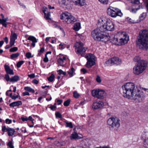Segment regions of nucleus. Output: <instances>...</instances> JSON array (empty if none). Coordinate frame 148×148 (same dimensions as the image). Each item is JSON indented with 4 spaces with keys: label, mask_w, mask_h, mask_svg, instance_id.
I'll return each instance as SVG.
<instances>
[{
    "label": "nucleus",
    "mask_w": 148,
    "mask_h": 148,
    "mask_svg": "<svg viewBox=\"0 0 148 148\" xmlns=\"http://www.w3.org/2000/svg\"><path fill=\"white\" fill-rule=\"evenodd\" d=\"M122 93L125 97L132 99L138 102H142L145 98V94L137 89V91L135 86L133 83H127L122 86Z\"/></svg>",
    "instance_id": "f257e3e1"
},
{
    "label": "nucleus",
    "mask_w": 148,
    "mask_h": 148,
    "mask_svg": "<svg viewBox=\"0 0 148 148\" xmlns=\"http://www.w3.org/2000/svg\"><path fill=\"white\" fill-rule=\"evenodd\" d=\"M137 46L140 49H148V31L143 30L140 32L136 41Z\"/></svg>",
    "instance_id": "f03ea898"
},
{
    "label": "nucleus",
    "mask_w": 148,
    "mask_h": 148,
    "mask_svg": "<svg viewBox=\"0 0 148 148\" xmlns=\"http://www.w3.org/2000/svg\"><path fill=\"white\" fill-rule=\"evenodd\" d=\"M91 35L94 39L96 41H101L106 42L110 39V37L108 34H105L100 29V27L94 30L91 32Z\"/></svg>",
    "instance_id": "7ed1b4c3"
},
{
    "label": "nucleus",
    "mask_w": 148,
    "mask_h": 148,
    "mask_svg": "<svg viewBox=\"0 0 148 148\" xmlns=\"http://www.w3.org/2000/svg\"><path fill=\"white\" fill-rule=\"evenodd\" d=\"M137 63L134 67L133 72L134 74L138 75L142 73L145 69L147 66V62L143 60L137 61Z\"/></svg>",
    "instance_id": "20e7f679"
},
{
    "label": "nucleus",
    "mask_w": 148,
    "mask_h": 148,
    "mask_svg": "<svg viewBox=\"0 0 148 148\" xmlns=\"http://www.w3.org/2000/svg\"><path fill=\"white\" fill-rule=\"evenodd\" d=\"M107 123L109 125L110 130L112 131H117L120 126V120L116 117L109 118Z\"/></svg>",
    "instance_id": "39448f33"
},
{
    "label": "nucleus",
    "mask_w": 148,
    "mask_h": 148,
    "mask_svg": "<svg viewBox=\"0 0 148 148\" xmlns=\"http://www.w3.org/2000/svg\"><path fill=\"white\" fill-rule=\"evenodd\" d=\"M107 14L112 17L115 18L117 16H121L123 14L120 10L118 8L110 6L107 10Z\"/></svg>",
    "instance_id": "423d86ee"
},
{
    "label": "nucleus",
    "mask_w": 148,
    "mask_h": 148,
    "mask_svg": "<svg viewBox=\"0 0 148 148\" xmlns=\"http://www.w3.org/2000/svg\"><path fill=\"white\" fill-rule=\"evenodd\" d=\"M60 18L67 24L73 23L76 21V19L71 13L67 12L63 13L60 15Z\"/></svg>",
    "instance_id": "0eeeda50"
},
{
    "label": "nucleus",
    "mask_w": 148,
    "mask_h": 148,
    "mask_svg": "<svg viewBox=\"0 0 148 148\" xmlns=\"http://www.w3.org/2000/svg\"><path fill=\"white\" fill-rule=\"evenodd\" d=\"M91 94L94 97L99 99H103L106 96V93L103 90L99 89H96L92 90Z\"/></svg>",
    "instance_id": "6e6552de"
},
{
    "label": "nucleus",
    "mask_w": 148,
    "mask_h": 148,
    "mask_svg": "<svg viewBox=\"0 0 148 148\" xmlns=\"http://www.w3.org/2000/svg\"><path fill=\"white\" fill-rule=\"evenodd\" d=\"M100 27V29L104 33L107 34L106 32L108 31H112L114 29V26L113 23L110 21H107L106 23Z\"/></svg>",
    "instance_id": "1a4fd4ad"
},
{
    "label": "nucleus",
    "mask_w": 148,
    "mask_h": 148,
    "mask_svg": "<svg viewBox=\"0 0 148 148\" xmlns=\"http://www.w3.org/2000/svg\"><path fill=\"white\" fill-rule=\"evenodd\" d=\"M84 44L81 42H77L75 47V51L77 54L81 55L83 56V55L85 53L87 48L83 47Z\"/></svg>",
    "instance_id": "9d476101"
},
{
    "label": "nucleus",
    "mask_w": 148,
    "mask_h": 148,
    "mask_svg": "<svg viewBox=\"0 0 148 148\" xmlns=\"http://www.w3.org/2000/svg\"><path fill=\"white\" fill-rule=\"evenodd\" d=\"M86 58L87 60L86 66L88 68H90L95 64V57L93 54L91 53L88 54L86 55Z\"/></svg>",
    "instance_id": "9b49d317"
},
{
    "label": "nucleus",
    "mask_w": 148,
    "mask_h": 148,
    "mask_svg": "<svg viewBox=\"0 0 148 148\" xmlns=\"http://www.w3.org/2000/svg\"><path fill=\"white\" fill-rule=\"evenodd\" d=\"M104 103L102 101H98L93 102L92 108L94 110H97L103 107Z\"/></svg>",
    "instance_id": "f8f14e48"
},
{
    "label": "nucleus",
    "mask_w": 148,
    "mask_h": 148,
    "mask_svg": "<svg viewBox=\"0 0 148 148\" xmlns=\"http://www.w3.org/2000/svg\"><path fill=\"white\" fill-rule=\"evenodd\" d=\"M109 63H110L111 64H115L118 65L121 63V60L118 57H113L110 60H108L106 62V63L107 64H109Z\"/></svg>",
    "instance_id": "ddd939ff"
},
{
    "label": "nucleus",
    "mask_w": 148,
    "mask_h": 148,
    "mask_svg": "<svg viewBox=\"0 0 148 148\" xmlns=\"http://www.w3.org/2000/svg\"><path fill=\"white\" fill-rule=\"evenodd\" d=\"M129 40V36L127 35L123 34V36L119 39V46L125 45L127 42Z\"/></svg>",
    "instance_id": "4468645a"
},
{
    "label": "nucleus",
    "mask_w": 148,
    "mask_h": 148,
    "mask_svg": "<svg viewBox=\"0 0 148 148\" xmlns=\"http://www.w3.org/2000/svg\"><path fill=\"white\" fill-rule=\"evenodd\" d=\"M59 2L60 5L65 6L67 9H70L71 8L70 2L69 0H59Z\"/></svg>",
    "instance_id": "2eb2a0df"
},
{
    "label": "nucleus",
    "mask_w": 148,
    "mask_h": 148,
    "mask_svg": "<svg viewBox=\"0 0 148 148\" xmlns=\"http://www.w3.org/2000/svg\"><path fill=\"white\" fill-rule=\"evenodd\" d=\"M48 9L46 7H43V12L45 14V18L46 20L50 19L49 16H50V12H47Z\"/></svg>",
    "instance_id": "dca6fc26"
},
{
    "label": "nucleus",
    "mask_w": 148,
    "mask_h": 148,
    "mask_svg": "<svg viewBox=\"0 0 148 148\" xmlns=\"http://www.w3.org/2000/svg\"><path fill=\"white\" fill-rule=\"evenodd\" d=\"M5 70L8 74L11 75L14 74L13 70L11 69L9 66L6 64H5L4 66Z\"/></svg>",
    "instance_id": "f3484780"
},
{
    "label": "nucleus",
    "mask_w": 148,
    "mask_h": 148,
    "mask_svg": "<svg viewBox=\"0 0 148 148\" xmlns=\"http://www.w3.org/2000/svg\"><path fill=\"white\" fill-rule=\"evenodd\" d=\"M73 2L77 5L79 4L81 6L84 5L86 4L85 0H72Z\"/></svg>",
    "instance_id": "a211bd4d"
},
{
    "label": "nucleus",
    "mask_w": 148,
    "mask_h": 148,
    "mask_svg": "<svg viewBox=\"0 0 148 148\" xmlns=\"http://www.w3.org/2000/svg\"><path fill=\"white\" fill-rule=\"evenodd\" d=\"M22 104V102L21 101H18L13 102L10 103L9 106L11 107H14L15 106H18Z\"/></svg>",
    "instance_id": "6ab92c4d"
},
{
    "label": "nucleus",
    "mask_w": 148,
    "mask_h": 148,
    "mask_svg": "<svg viewBox=\"0 0 148 148\" xmlns=\"http://www.w3.org/2000/svg\"><path fill=\"white\" fill-rule=\"evenodd\" d=\"M7 132L9 136H12L14 134L15 131L14 129L9 127L7 129Z\"/></svg>",
    "instance_id": "aec40b11"
},
{
    "label": "nucleus",
    "mask_w": 148,
    "mask_h": 148,
    "mask_svg": "<svg viewBox=\"0 0 148 148\" xmlns=\"http://www.w3.org/2000/svg\"><path fill=\"white\" fill-rule=\"evenodd\" d=\"M111 42L114 44L119 45V40L118 38L117 37H113L112 39H111Z\"/></svg>",
    "instance_id": "412c9836"
},
{
    "label": "nucleus",
    "mask_w": 148,
    "mask_h": 148,
    "mask_svg": "<svg viewBox=\"0 0 148 148\" xmlns=\"http://www.w3.org/2000/svg\"><path fill=\"white\" fill-rule=\"evenodd\" d=\"M78 134L76 132H73L71 135V140L79 138Z\"/></svg>",
    "instance_id": "4be33fe9"
},
{
    "label": "nucleus",
    "mask_w": 148,
    "mask_h": 148,
    "mask_svg": "<svg viewBox=\"0 0 148 148\" xmlns=\"http://www.w3.org/2000/svg\"><path fill=\"white\" fill-rule=\"evenodd\" d=\"M19 79V77L18 75H15L12 77L10 79V81L13 82H17Z\"/></svg>",
    "instance_id": "5701e85b"
},
{
    "label": "nucleus",
    "mask_w": 148,
    "mask_h": 148,
    "mask_svg": "<svg viewBox=\"0 0 148 148\" xmlns=\"http://www.w3.org/2000/svg\"><path fill=\"white\" fill-rule=\"evenodd\" d=\"M80 28V24L79 23H76L74 26L73 29L75 31H78Z\"/></svg>",
    "instance_id": "b1692460"
},
{
    "label": "nucleus",
    "mask_w": 148,
    "mask_h": 148,
    "mask_svg": "<svg viewBox=\"0 0 148 148\" xmlns=\"http://www.w3.org/2000/svg\"><path fill=\"white\" fill-rule=\"evenodd\" d=\"M27 39L32 41V42H37L36 38L33 36H29Z\"/></svg>",
    "instance_id": "393cba45"
},
{
    "label": "nucleus",
    "mask_w": 148,
    "mask_h": 148,
    "mask_svg": "<svg viewBox=\"0 0 148 148\" xmlns=\"http://www.w3.org/2000/svg\"><path fill=\"white\" fill-rule=\"evenodd\" d=\"M24 89L26 90L29 92H31L33 93L35 92L34 90L29 87H25L24 88Z\"/></svg>",
    "instance_id": "a878e982"
},
{
    "label": "nucleus",
    "mask_w": 148,
    "mask_h": 148,
    "mask_svg": "<svg viewBox=\"0 0 148 148\" xmlns=\"http://www.w3.org/2000/svg\"><path fill=\"white\" fill-rule=\"evenodd\" d=\"M19 55V53H14L12 54L10 56V58L12 59L15 58H16L18 57Z\"/></svg>",
    "instance_id": "bb28decb"
},
{
    "label": "nucleus",
    "mask_w": 148,
    "mask_h": 148,
    "mask_svg": "<svg viewBox=\"0 0 148 148\" xmlns=\"http://www.w3.org/2000/svg\"><path fill=\"white\" fill-rule=\"evenodd\" d=\"M143 144L144 147L148 148V138L143 140Z\"/></svg>",
    "instance_id": "cd10ccee"
},
{
    "label": "nucleus",
    "mask_w": 148,
    "mask_h": 148,
    "mask_svg": "<svg viewBox=\"0 0 148 148\" xmlns=\"http://www.w3.org/2000/svg\"><path fill=\"white\" fill-rule=\"evenodd\" d=\"M54 75L53 74H52L50 77H47V79L49 81L52 82L54 79Z\"/></svg>",
    "instance_id": "c85d7f7f"
},
{
    "label": "nucleus",
    "mask_w": 148,
    "mask_h": 148,
    "mask_svg": "<svg viewBox=\"0 0 148 148\" xmlns=\"http://www.w3.org/2000/svg\"><path fill=\"white\" fill-rule=\"evenodd\" d=\"M98 1L103 5H107L109 2V0H98Z\"/></svg>",
    "instance_id": "c756f323"
},
{
    "label": "nucleus",
    "mask_w": 148,
    "mask_h": 148,
    "mask_svg": "<svg viewBox=\"0 0 148 148\" xmlns=\"http://www.w3.org/2000/svg\"><path fill=\"white\" fill-rule=\"evenodd\" d=\"M75 69L72 67L71 68V69L68 72V73L71 77L73 75V73Z\"/></svg>",
    "instance_id": "7c9ffc66"
},
{
    "label": "nucleus",
    "mask_w": 148,
    "mask_h": 148,
    "mask_svg": "<svg viewBox=\"0 0 148 148\" xmlns=\"http://www.w3.org/2000/svg\"><path fill=\"white\" fill-rule=\"evenodd\" d=\"M55 115L57 118H59L60 119H62V118L61 114L59 112H56L55 113Z\"/></svg>",
    "instance_id": "2f4dec72"
},
{
    "label": "nucleus",
    "mask_w": 148,
    "mask_h": 148,
    "mask_svg": "<svg viewBox=\"0 0 148 148\" xmlns=\"http://www.w3.org/2000/svg\"><path fill=\"white\" fill-rule=\"evenodd\" d=\"M10 38L14 39V40H15L17 39L16 34L15 33L13 34L12 33L10 36Z\"/></svg>",
    "instance_id": "473e14b6"
},
{
    "label": "nucleus",
    "mask_w": 148,
    "mask_h": 148,
    "mask_svg": "<svg viewBox=\"0 0 148 148\" xmlns=\"http://www.w3.org/2000/svg\"><path fill=\"white\" fill-rule=\"evenodd\" d=\"M65 123L66 124V126L67 127H69L71 128H73V126L72 123L71 122H65Z\"/></svg>",
    "instance_id": "72a5a7b5"
},
{
    "label": "nucleus",
    "mask_w": 148,
    "mask_h": 148,
    "mask_svg": "<svg viewBox=\"0 0 148 148\" xmlns=\"http://www.w3.org/2000/svg\"><path fill=\"white\" fill-rule=\"evenodd\" d=\"M70 101L71 100L70 99H68L66 101H65L64 103V106H69L70 103Z\"/></svg>",
    "instance_id": "f704fd0d"
},
{
    "label": "nucleus",
    "mask_w": 148,
    "mask_h": 148,
    "mask_svg": "<svg viewBox=\"0 0 148 148\" xmlns=\"http://www.w3.org/2000/svg\"><path fill=\"white\" fill-rule=\"evenodd\" d=\"M17 50V47H14L10 49V51L11 52H13L16 51Z\"/></svg>",
    "instance_id": "c9c22d12"
},
{
    "label": "nucleus",
    "mask_w": 148,
    "mask_h": 148,
    "mask_svg": "<svg viewBox=\"0 0 148 148\" xmlns=\"http://www.w3.org/2000/svg\"><path fill=\"white\" fill-rule=\"evenodd\" d=\"M146 16V14L145 13H143L140 16V20H143Z\"/></svg>",
    "instance_id": "e433bc0d"
},
{
    "label": "nucleus",
    "mask_w": 148,
    "mask_h": 148,
    "mask_svg": "<svg viewBox=\"0 0 148 148\" xmlns=\"http://www.w3.org/2000/svg\"><path fill=\"white\" fill-rule=\"evenodd\" d=\"M24 61H21L18 62L16 66L18 68H19L24 63Z\"/></svg>",
    "instance_id": "4c0bfd02"
},
{
    "label": "nucleus",
    "mask_w": 148,
    "mask_h": 148,
    "mask_svg": "<svg viewBox=\"0 0 148 148\" xmlns=\"http://www.w3.org/2000/svg\"><path fill=\"white\" fill-rule=\"evenodd\" d=\"M15 40H14V39L10 38V47H12L14 45V43H15Z\"/></svg>",
    "instance_id": "58836bf2"
},
{
    "label": "nucleus",
    "mask_w": 148,
    "mask_h": 148,
    "mask_svg": "<svg viewBox=\"0 0 148 148\" xmlns=\"http://www.w3.org/2000/svg\"><path fill=\"white\" fill-rule=\"evenodd\" d=\"M73 94L74 97L76 98H78L79 96V95L76 91L74 92Z\"/></svg>",
    "instance_id": "ea45409f"
},
{
    "label": "nucleus",
    "mask_w": 148,
    "mask_h": 148,
    "mask_svg": "<svg viewBox=\"0 0 148 148\" xmlns=\"http://www.w3.org/2000/svg\"><path fill=\"white\" fill-rule=\"evenodd\" d=\"M66 58L65 57H63L62 58H60L58 60V62L59 63H61V62H63L64 60H66Z\"/></svg>",
    "instance_id": "a19ab883"
},
{
    "label": "nucleus",
    "mask_w": 148,
    "mask_h": 148,
    "mask_svg": "<svg viewBox=\"0 0 148 148\" xmlns=\"http://www.w3.org/2000/svg\"><path fill=\"white\" fill-rule=\"evenodd\" d=\"M25 56L27 58H29L33 57V56H31V53L30 52L27 53Z\"/></svg>",
    "instance_id": "79ce46f5"
},
{
    "label": "nucleus",
    "mask_w": 148,
    "mask_h": 148,
    "mask_svg": "<svg viewBox=\"0 0 148 148\" xmlns=\"http://www.w3.org/2000/svg\"><path fill=\"white\" fill-rule=\"evenodd\" d=\"M8 145L10 148H14V147L13 145V143L12 141H9L8 144Z\"/></svg>",
    "instance_id": "37998d69"
},
{
    "label": "nucleus",
    "mask_w": 148,
    "mask_h": 148,
    "mask_svg": "<svg viewBox=\"0 0 148 148\" xmlns=\"http://www.w3.org/2000/svg\"><path fill=\"white\" fill-rule=\"evenodd\" d=\"M45 51V49L44 47H42L40 49V51L38 53V54L39 55H40L42 53H43Z\"/></svg>",
    "instance_id": "c03bdc74"
},
{
    "label": "nucleus",
    "mask_w": 148,
    "mask_h": 148,
    "mask_svg": "<svg viewBox=\"0 0 148 148\" xmlns=\"http://www.w3.org/2000/svg\"><path fill=\"white\" fill-rule=\"evenodd\" d=\"M96 80L97 82L98 83H100L101 82V80L100 77L98 75L97 76V77L96 78Z\"/></svg>",
    "instance_id": "a18cd8bd"
},
{
    "label": "nucleus",
    "mask_w": 148,
    "mask_h": 148,
    "mask_svg": "<svg viewBox=\"0 0 148 148\" xmlns=\"http://www.w3.org/2000/svg\"><path fill=\"white\" fill-rule=\"evenodd\" d=\"M140 8L139 7L138 8H136L135 9L132 8V9L131 12L133 13H136V11L140 9Z\"/></svg>",
    "instance_id": "49530a36"
},
{
    "label": "nucleus",
    "mask_w": 148,
    "mask_h": 148,
    "mask_svg": "<svg viewBox=\"0 0 148 148\" xmlns=\"http://www.w3.org/2000/svg\"><path fill=\"white\" fill-rule=\"evenodd\" d=\"M5 79H6V80L7 81H8L9 80L10 81V78L9 76V75H8V74L5 75Z\"/></svg>",
    "instance_id": "de8ad7c7"
},
{
    "label": "nucleus",
    "mask_w": 148,
    "mask_h": 148,
    "mask_svg": "<svg viewBox=\"0 0 148 148\" xmlns=\"http://www.w3.org/2000/svg\"><path fill=\"white\" fill-rule=\"evenodd\" d=\"M49 108L51 110H55L56 108V106L52 105Z\"/></svg>",
    "instance_id": "09e8293b"
},
{
    "label": "nucleus",
    "mask_w": 148,
    "mask_h": 148,
    "mask_svg": "<svg viewBox=\"0 0 148 148\" xmlns=\"http://www.w3.org/2000/svg\"><path fill=\"white\" fill-rule=\"evenodd\" d=\"M12 120L8 119H6L5 120V122L6 123H8L9 124L11 123H12Z\"/></svg>",
    "instance_id": "8fccbe9b"
},
{
    "label": "nucleus",
    "mask_w": 148,
    "mask_h": 148,
    "mask_svg": "<svg viewBox=\"0 0 148 148\" xmlns=\"http://www.w3.org/2000/svg\"><path fill=\"white\" fill-rule=\"evenodd\" d=\"M0 23L2 24L3 25L6 27H7V24L5 23L2 22L1 21V19L0 18Z\"/></svg>",
    "instance_id": "3c124183"
},
{
    "label": "nucleus",
    "mask_w": 148,
    "mask_h": 148,
    "mask_svg": "<svg viewBox=\"0 0 148 148\" xmlns=\"http://www.w3.org/2000/svg\"><path fill=\"white\" fill-rule=\"evenodd\" d=\"M48 59L46 55H45V57L44 59V61L45 62H47L48 61Z\"/></svg>",
    "instance_id": "603ef678"
},
{
    "label": "nucleus",
    "mask_w": 148,
    "mask_h": 148,
    "mask_svg": "<svg viewBox=\"0 0 148 148\" xmlns=\"http://www.w3.org/2000/svg\"><path fill=\"white\" fill-rule=\"evenodd\" d=\"M22 95L23 96H25V95H29V93L28 92H23Z\"/></svg>",
    "instance_id": "864d4df0"
},
{
    "label": "nucleus",
    "mask_w": 148,
    "mask_h": 148,
    "mask_svg": "<svg viewBox=\"0 0 148 148\" xmlns=\"http://www.w3.org/2000/svg\"><path fill=\"white\" fill-rule=\"evenodd\" d=\"M7 129H8V128H6L5 126H3L2 127V131L3 132H5V130H6V131H7Z\"/></svg>",
    "instance_id": "5fc2aeb1"
},
{
    "label": "nucleus",
    "mask_w": 148,
    "mask_h": 148,
    "mask_svg": "<svg viewBox=\"0 0 148 148\" xmlns=\"http://www.w3.org/2000/svg\"><path fill=\"white\" fill-rule=\"evenodd\" d=\"M28 76L31 78H34L35 77V75L34 74H32L30 75H28Z\"/></svg>",
    "instance_id": "6e6d98bb"
},
{
    "label": "nucleus",
    "mask_w": 148,
    "mask_h": 148,
    "mask_svg": "<svg viewBox=\"0 0 148 148\" xmlns=\"http://www.w3.org/2000/svg\"><path fill=\"white\" fill-rule=\"evenodd\" d=\"M81 71L84 74H85L87 72V71L86 69L84 68H83L81 69Z\"/></svg>",
    "instance_id": "4d7b16f0"
},
{
    "label": "nucleus",
    "mask_w": 148,
    "mask_h": 148,
    "mask_svg": "<svg viewBox=\"0 0 148 148\" xmlns=\"http://www.w3.org/2000/svg\"><path fill=\"white\" fill-rule=\"evenodd\" d=\"M32 82L34 84H37L38 82V81L35 79H33Z\"/></svg>",
    "instance_id": "13d9d810"
},
{
    "label": "nucleus",
    "mask_w": 148,
    "mask_h": 148,
    "mask_svg": "<svg viewBox=\"0 0 148 148\" xmlns=\"http://www.w3.org/2000/svg\"><path fill=\"white\" fill-rule=\"evenodd\" d=\"M8 19V18H3V19H1V21L2 22H4V23H5L6 21H7Z\"/></svg>",
    "instance_id": "bf43d9fd"
},
{
    "label": "nucleus",
    "mask_w": 148,
    "mask_h": 148,
    "mask_svg": "<svg viewBox=\"0 0 148 148\" xmlns=\"http://www.w3.org/2000/svg\"><path fill=\"white\" fill-rule=\"evenodd\" d=\"M18 97V95H17L16 96H13L12 97V99H14V100H15L16 98H17Z\"/></svg>",
    "instance_id": "052dcab7"
},
{
    "label": "nucleus",
    "mask_w": 148,
    "mask_h": 148,
    "mask_svg": "<svg viewBox=\"0 0 148 148\" xmlns=\"http://www.w3.org/2000/svg\"><path fill=\"white\" fill-rule=\"evenodd\" d=\"M64 44H62V43L60 44L59 45L60 46H61V47L60 48V49H63L65 47H64Z\"/></svg>",
    "instance_id": "680f3d73"
},
{
    "label": "nucleus",
    "mask_w": 148,
    "mask_h": 148,
    "mask_svg": "<svg viewBox=\"0 0 148 148\" xmlns=\"http://www.w3.org/2000/svg\"><path fill=\"white\" fill-rule=\"evenodd\" d=\"M21 119L22 121L23 122L25 121H26L28 120V119L27 118H24L23 117H21Z\"/></svg>",
    "instance_id": "e2e57ef3"
},
{
    "label": "nucleus",
    "mask_w": 148,
    "mask_h": 148,
    "mask_svg": "<svg viewBox=\"0 0 148 148\" xmlns=\"http://www.w3.org/2000/svg\"><path fill=\"white\" fill-rule=\"evenodd\" d=\"M62 102V100L58 99L57 101V102L58 103V105L61 104Z\"/></svg>",
    "instance_id": "0e129e2a"
},
{
    "label": "nucleus",
    "mask_w": 148,
    "mask_h": 148,
    "mask_svg": "<svg viewBox=\"0 0 148 148\" xmlns=\"http://www.w3.org/2000/svg\"><path fill=\"white\" fill-rule=\"evenodd\" d=\"M128 20L129 21V22L132 23H134V22L133 21L132 19L130 18H128Z\"/></svg>",
    "instance_id": "69168bd1"
},
{
    "label": "nucleus",
    "mask_w": 148,
    "mask_h": 148,
    "mask_svg": "<svg viewBox=\"0 0 148 148\" xmlns=\"http://www.w3.org/2000/svg\"><path fill=\"white\" fill-rule=\"evenodd\" d=\"M4 40L5 41V42L6 44H7L8 42V39L7 37H5L4 38Z\"/></svg>",
    "instance_id": "338daca9"
},
{
    "label": "nucleus",
    "mask_w": 148,
    "mask_h": 148,
    "mask_svg": "<svg viewBox=\"0 0 148 148\" xmlns=\"http://www.w3.org/2000/svg\"><path fill=\"white\" fill-rule=\"evenodd\" d=\"M27 119L28 120H29L32 121V122L33 123V121L34 120V119L32 118V117L31 116H29Z\"/></svg>",
    "instance_id": "774afa93"
}]
</instances>
